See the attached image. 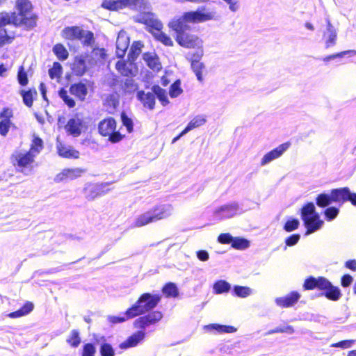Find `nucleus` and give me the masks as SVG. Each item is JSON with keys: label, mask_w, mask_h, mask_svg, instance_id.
Listing matches in <instances>:
<instances>
[{"label": "nucleus", "mask_w": 356, "mask_h": 356, "mask_svg": "<svg viewBox=\"0 0 356 356\" xmlns=\"http://www.w3.org/2000/svg\"><path fill=\"white\" fill-rule=\"evenodd\" d=\"M168 26L176 33L175 39L179 46L186 49H197L195 52L191 54L188 60L197 80L202 82L204 72L206 71L205 65L201 61L204 55L202 40L198 35L192 33L190 26H184L172 22H169Z\"/></svg>", "instance_id": "1"}, {"label": "nucleus", "mask_w": 356, "mask_h": 356, "mask_svg": "<svg viewBox=\"0 0 356 356\" xmlns=\"http://www.w3.org/2000/svg\"><path fill=\"white\" fill-rule=\"evenodd\" d=\"M302 289L305 291L317 289L321 291V296L334 302L338 301L342 296L340 289L333 285L328 279L323 276L307 277L303 282Z\"/></svg>", "instance_id": "2"}, {"label": "nucleus", "mask_w": 356, "mask_h": 356, "mask_svg": "<svg viewBox=\"0 0 356 356\" xmlns=\"http://www.w3.org/2000/svg\"><path fill=\"white\" fill-rule=\"evenodd\" d=\"M315 200L316 204L320 208H326L333 202L341 206L346 202L356 207V193L351 192L348 187L333 188L330 193H319Z\"/></svg>", "instance_id": "3"}, {"label": "nucleus", "mask_w": 356, "mask_h": 356, "mask_svg": "<svg viewBox=\"0 0 356 356\" xmlns=\"http://www.w3.org/2000/svg\"><path fill=\"white\" fill-rule=\"evenodd\" d=\"M138 22L143 24L145 29L154 36L156 41L166 47L173 46L174 43L171 38L162 31L163 24L152 13H143L138 19Z\"/></svg>", "instance_id": "4"}, {"label": "nucleus", "mask_w": 356, "mask_h": 356, "mask_svg": "<svg viewBox=\"0 0 356 356\" xmlns=\"http://www.w3.org/2000/svg\"><path fill=\"white\" fill-rule=\"evenodd\" d=\"M15 12V27L22 26L26 30L37 25L38 15L33 12V6L29 0H16Z\"/></svg>", "instance_id": "5"}, {"label": "nucleus", "mask_w": 356, "mask_h": 356, "mask_svg": "<svg viewBox=\"0 0 356 356\" xmlns=\"http://www.w3.org/2000/svg\"><path fill=\"white\" fill-rule=\"evenodd\" d=\"M171 204H156L145 213L139 215L134 221V226L141 227L164 220L171 215Z\"/></svg>", "instance_id": "6"}, {"label": "nucleus", "mask_w": 356, "mask_h": 356, "mask_svg": "<svg viewBox=\"0 0 356 356\" xmlns=\"http://www.w3.org/2000/svg\"><path fill=\"white\" fill-rule=\"evenodd\" d=\"M161 300L159 294L152 295L149 293L141 294L136 302L129 307V313L135 317L149 312L155 308Z\"/></svg>", "instance_id": "7"}, {"label": "nucleus", "mask_w": 356, "mask_h": 356, "mask_svg": "<svg viewBox=\"0 0 356 356\" xmlns=\"http://www.w3.org/2000/svg\"><path fill=\"white\" fill-rule=\"evenodd\" d=\"M204 7L197 8L196 10L184 12L181 16L172 19L170 22L179 24L189 26L188 24H198L215 19V12L205 13Z\"/></svg>", "instance_id": "8"}, {"label": "nucleus", "mask_w": 356, "mask_h": 356, "mask_svg": "<svg viewBox=\"0 0 356 356\" xmlns=\"http://www.w3.org/2000/svg\"><path fill=\"white\" fill-rule=\"evenodd\" d=\"M97 130L101 136L107 138L108 141L111 143H118L125 138V136L120 133L118 128V122L113 117H106L99 121Z\"/></svg>", "instance_id": "9"}, {"label": "nucleus", "mask_w": 356, "mask_h": 356, "mask_svg": "<svg viewBox=\"0 0 356 356\" xmlns=\"http://www.w3.org/2000/svg\"><path fill=\"white\" fill-rule=\"evenodd\" d=\"M301 218L306 227V235L319 229L323 221L320 219L319 214L316 211L314 204L312 202L303 205L300 210Z\"/></svg>", "instance_id": "10"}, {"label": "nucleus", "mask_w": 356, "mask_h": 356, "mask_svg": "<svg viewBox=\"0 0 356 356\" xmlns=\"http://www.w3.org/2000/svg\"><path fill=\"white\" fill-rule=\"evenodd\" d=\"M35 157V154L31 152L16 151L11 154L10 161L17 171L27 174L33 170Z\"/></svg>", "instance_id": "11"}, {"label": "nucleus", "mask_w": 356, "mask_h": 356, "mask_svg": "<svg viewBox=\"0 0 356 356\" xmlns=\"http://www.w3.org/2000/svg\"><path fill=\"white\" fill-rule=\"evenodd\" d=\"M163 313L159 310H154L148 312L147 314L139 316L134 322V327L139 330H144L145 328L158 323L163 318Z\"/></svg>", "instance_id": "12"}, {"label": "nucleus", "mask_w": 356, "mask_h": 356, "mask_svg": "<svg viewBox=\"0 0 356 356\" xmlns=\"http://www.w3.org/2000/svg\"><path fill=\"white\" fill-rule=\"evenodd\" d=\"M13 25L15 26V11L14 12H1L0 13V29L7 25ZM15 35H9L5 29H0V46L5 44H9L13 42Z\"/></svg>", "instance_id": "13"}, {"label": "nucleus", "mask_w": 356, "mask_h": 356, "mask_svg": "<svg viewBox=\"0 0 356 356\" xmlns=\"http://www.w3.org/2000/svg\"><path fill=\"white\" fill-rule=\"evenodd\" d=\"M14 117L13 110L9 107H3L0 111V135L5 137L10 129L13 126L12 119Z\"/></svg>", "instance_id": "14"}, {"label": "nucleus", "mask_w": 356, "mask_h": 356, "mask_svg": "<svg viewBox=\"0 0 356 356\" xmlns=\"http://www.w3.org/2000/svg\"><path fill=\"white\" fill-rule=\"evenodd\" d=\"M140 0H104L101 6L111 11H116L136 5Z\"/></svg>", "instance_id": "15"}, {"label": "nucleus", "mask_w": 356, "mask_h": 356, "mask_svg": "<svg viewBox=\"0 0 356 356\" xmlns=\"http://www.w3.org/2000/svg\"><path fill=\"white\" fill-rule=\"evenodd\" d=\"M85 172L86 170L81 168H64L60 172L56 175L54 180L56 182H61L76 179L81 177Z\"/></svg>", "instance_id": "16"}, {"label": "nucleus", "mask_w": 356, "mask_h": 356, "mask_svg": "<svg viewBox=\"0 0 356 356\" xmlns=\"http://www.w3.org/2000/svg\"><path fill=\"white\" fill-rule=\"evenodd\" d=\"M145 331L138 330L128 337L126 340L120 343L119 348L122 350H126L136 347L145 339Z\"/></svg>", "instance_id": "17"}, {"label": "nucleus", "mask_w": 356, "mask_h": 356, "mask_svg": "<svg viewBox=\"0 0 356 356\" xmlns=\"http://www.w3.org/2000/svg\"><path fill=\"white\" fill-rule=\"evenodd\" d=\"M290 146L291 143L286 142L266 153L261 159V165H264L270 161L280 157L283 153L289 148Z\"/></svg>", "instance_id": "18"}, {"label": "nucleus", "mask_w": 356, "mask_h": 356, "mask_svg": "<svg viewBox=\"0 0 356 356\" xmlns=\"http://www.w3.org/2000/svg\"><path fill=\"white\" fill-rule=\"evenodd\" d=\"M83 127V120L77 117H74L68 120L65 125V130L68 135L78 137L81 134Z\"/></svg>", "instance_id": "19"}, {"label": "nucleus", "mask_w": 356, "mask_h": 356, "mask_svg": "<svg viewBox=\"0 0 356 356\" xmlns=\"http://www.w3.org/2000/svg\"><path fill=\"white\" fill-rule=\"evenodd\" d=\"M143 59L147 66L154 72H158L161 68V63L157 54L154 51H148L143 54Z\"/></svg>", "instance_id": "20"}, {"label": "nucleus", "mask_w": 356, "mask_h": 356, "mask_svg": "<svg viewBox=\"0 0 356 356\" xmlns=\"http://www.w3.org/2000/svg\"><path fill=\"white\" fill-rule=\"evenodd\" d=\"M300 295L297 291H291L289 294L275 299L276 304L282 308H287L293 306L300 299Z\"/></svg>", "instance_id": "21"}, {"label": "nucleus", "mask_w": 356, "mask_h": 356, "mask_svg": "<svg viewBox=\"0 0 356 356\" xmlns=\"http://www.w3.org/2000/svg\"><path fill=\"white\" fill-rule=\"evenodd\" d=\"M84 30L77 26H67L63 29L62 37L67 40H81Z\"/></svg>", "instance_id": "22"}, {"label": "nucleus", "mask_w": 356, "mask_h": 356, "mask_svg": "<svg viewBox=\"0 0 356 356\" xmlns=\"http://www.w3.org/2000/svg\"><path fill=\"white\" fill-rule=\"evenodd\" d=\"M69 92L79 100L83 102L86 99L88 90L87 85L80 81L72 83L69 88Z\"/></svg>", "instance_id": "23"}, {"label": "nucleus", "mask_w": 356, "mask_h": 356, "mask_svg": "<svg viewBox=\"0 0 356 356\" xmlns=\"http://www.w3.org/2000/svg\"><path fill=\"white\" fill-rule=\"evenodd\" d=\"M56 151L58 156L62 158L77 159L80 156V153L78 150L71 147H66L61 143L57 144Z\"/></svg>", "instance_id": "24"}, {"label": "nucleus", "mask_w": 356, "mask_h": 356, "mask_svg": "<svg viewBox=\"0 0 356 356\" xmlns=\"http://www.w3.org/2000/svg\"><path fill=\"white\" fill-rule=\"evenodd\" d=\"M120 104V97L118 93L108 95L103 102V105L107 108L108 113L113 114Z\"/></svg>", "instance_id": "25"}, {"label": "nucleus", "mask_w": 356, "mask_h": 356, "mask_svg": "<svg viewBox=\"0 0 356 356\" xmlns=\"http://www.w3.org/2000/svg\"><path fill=\"white\" fill-rule=\"evenodd\" d=\"M138 99L142 102L145 107L153 110L155 106V96L154 92H147L141 90L138 92Z\"/></svg>", "instance_id": "26"}, {"label": "nucleus", "mask_w": 356, "mask_h": 356, "mask_svg": "<svg viewBox=\"0 0 356 356\" xmlns=\"http://www.w3.org/2000/svg\"><path fill=\"white\" fill-rule=\"evenodd\" d=\"M19 94L22 97L23 103L28 108H31L33 104V100L37 97L38 92L35 88H32L28 90H21Z\"/></svg>", "instance_id": "27"}, {"label": "nucleus", "mask_w": 356, "mask_h": 356, "mask_svg": "<svg viewBox=\"0 0 356 356\" xmlns=\"http://www.w3.org/2000/svg\"><path fill=\"white\" fill-rule=\"evenodd\" d=\"M143 47L144 45L141 41H134L128 53V60L134 62L140 54Z\"/></svg>", "instance_id": "28"}, {"label": "nucleus", "mask_w": 356, "mask_h": 356, "mask_svg": "<svg viewBox=\"0 0 356 356\" xmlns=\"http://www.w3.org/2000/svg\"><path fill=\"white\" fill-rule=\"evenodd\" d=\"M85 197L92 200L101 195L99 188L95 184H88L83 189Z\"/></svg>", "instance_id": "29"}, {"label": "nucleus", "mask_w": 356, "mask_h": 356, "mask_svg": "<svg viewBox=\"0 0 356 356\" xmlns=\"http://www.w3.org/2000/svg\"><path fill=\"white\" fill-rule=\"evenodd\" d=\"M102 341L99 348V354L101 356H115V353L113 346L106 341L104 337H102L100 339Z\"/></svg>", "instance_id": "30"}, {"label": "nucleus", "mask_w": 356, "mask_h": 356, "mask_svg": "<svg viewBox=\"0 0 356 356\" xmlns=\"http://www.w3.org/2000/svg\"><path fill=\"white\" fill-rule=\"evenodd\" d=\"M152 90L163 106H166L169 104V100L167 97L166 91L161 88L159 85H154Z\"/></svg>", "instance_id": "31"}, {"label": "nucleus", "mask_w": 356, "mask_h": 356, "mask_svg": "<svg viewBox=\"0 0 356 356\" xmlns=\"http://www.w3.org/2000/svg\"><path fill=\"white\" fill-rule=\"evenodd\" d=\"M115 68L123 76L131 77L134 75L132 70L125 60H118L115 64Z\"/></svg>", "instance_id": "32"}, {"label": "nucleus", "mask_w": 356, "mask_h": 356, "mask_svg": "<svg viewBox=\"0 0 356 356\" xmlns=\"http://www.w3.org/2000/svg\"><path fill=\"white\" fill-rule=\"evenodd\" d=\"M206 122V119L203 116L197 115L193 118L184 129V133H188L192 129L203 125Z\"/></svg>", "instance_id": "33"}, {"label": "nucleus", "mask_w": 356, "mask_h": 356, "mask_svg": "<svg viewBox=\"0 0 356 356\" xmlns=\"http://www.w3.org/2000/svg\"><path fill=\"white\" fill-rule=\"evenodd\" d=\"M53 52L56 56L58 59L61 61L65 60L69 56L67 50L61 43H57L54 46Z\"/></svg>", "instance_id": "34"}, {"label": "nucleus", "mask_w": 356, "mask_h": 356, "mask_svg": "<svg viewBox=\"0 0 356 356\" xmlns=\"http://www.w3.org/2000/svg\"><path fill=\"white\" fill-rule=\"evenodd\" d=\"M58 93L60 98L64 102L68 108H72L75 107L76 102L72 97L69 95L67 90H65L64 88H61L59 89Z\"/></svg>", "instance_id": "35"}, {"label": "nucleus", "mask_w": 356, "mask_h": 356, "mask_svg": "<svg viewBox=\"0 0 356 356\" xmlns=\"http://www.w3.org/2000/svg\"><path fill=\"white\" fill-rule=\"evenodd\" d=\"M209 329L216 330L218 333H233L236 331V328L232 325H220L212 323L207 326Z\"/></svg>", "instance_id": "36"}, {"label": "nucleus", "mask_w": 356, "mask_h": 356, "mask_svg": "<svg viewBox=\"0 0 356 356\" xmlns=\"http://www.w3.org/2000/svg\"><path fill=\"white\" fill-rule=\"evenodd\" d=\"M162 292L167 298H176L179 294L177 286L172 282L165 284L162 288Z\"/></svg>", "instance_id": "37"}, {"label": "nucleus", "mask_w": 356, "mask_h": 356, "mask_svg": "<svg viewBox=\"0 0 356 356\" xmlns=\"http://www.w3.org/2000/svg\"><path fill=\"white\" fill-rule=\"evenodd\" d=\"M327 30L329 32V38L325 42V47L328 48L333 46L337 40V32L330 20L327 21Z\"/></svg>", "instance_id": "38"}, {"label": "nucleus", "mask_w": 356, "mask_h": 356, "mask_svg": "<svg viewBox=\"0 0 356 356\" xmlns=\"http://www.w3.org/2000/svg\"><path fill=\"white\" fill-rule=\"evenodd\" d=\"M231 289L230 284L225 280L216 281L213 284V291L216 294L227 293Z\"/></svg>", "instance_id": "39"}, {"label": "nucleus", "mask_w": 356, "mask_h": 356, "mask_svg": "<svg viewBox=\"0 0 356 356\" xmlns=\"http://www.w3.org/2000/svg\"><path fill=\"white\" fill-rule=\"evenodd\" d=\"M43 148L44 143L42 140L38 136H35L32 140L30 149L28 152H31V153L34 154L35 156Z\"/></svg>", "instance_id": "40"}, {"label": "nucleus", "mask_w": 356, "mask_h": 356, "mask_svg": "<svg viewBox=\"0 0 356 356\" xmlns=\"http://www.w3.org/2000/svg\"><path fill=\"white\" fill-rule=\"evenodd\" d=\"M79 335L80 334L79 330H72L70 332V334L68 336L67 339H66L67 343L73 348L78 347L81 342Z\"/></svg>", "instance_id": "41"}, {"label": "nucleus", "mask_w": 356, "mask_h": 356, "mask_svg": "<svg viewBox=\"0 0 356 356\" xmlns=\"http://www.w3.org/2000/svg\"><path fill=\"white\" fill-rule=\"evenodd\" d=\"M231 246L236 250H245L250 246V242L244 238L233 237Z\"/></svg>", "instance_id": "42"}, {"label": "nucleus", "mask_w": 356, "mask_h": 356, "mask_svg": "<svg viewBox=\"0 0 356 356\" xmlns=\"http://www.w3.org/2000/svg\"><path fill=\"white\" fill-rule=\"evenodd\" d=\"M183 92V89L181 87V81L176 80L169 88V95L172 98H175L179 96Z\"/></svg>", "instance_id": "43"}, {"label": "nucleus", "mask_w": 356, "mask_h": 356, "mask_svg": "<svg viewBox=\"0 0 356 356\" xmlns=\"http://www.w3.org/2000/svg\"><path fill=\"white\" fill-rule=\"evenodd\" d=\"M120 118L122 124L126 127V129L129 134L134 131V122L131 118H129L124 111L120 113Z\"/></svg>", "instance_id": "44"}, {"label": "nucleus", "mask_w": 356, "mask_h": 356, "mask_svg": "<svg viewBox=\"0 0 356 356\" xmlns=\"http://www.w3.org/2000/svg\"><path fill=\"white\" fill-rule=\"evenodd\" d=\"M62 66L58 62H54L49 70V75L51 79H59L62 75Z\"/></svg>", "instance_id": "45"}, {"label": "nucleus", "mask_w": 356, "mask_h": 356, "mask_svg": "<svg viewBox=\"0 0 356 356\" xmlns=\"http://www.w3.org/2000/svg\"><path fill=\"white\" fill-rule=\"evenodd\" d=\"M17 81L22 86H26L29 83L27 72L23 65L19 67L17 70Z\"/></svg>", "instance_id": "46"}, {"label": "nucleus", "mask_w": 356, "mask_h": 356, "mask_svg": "<svg viewBox=\"0 0 356 356\" xmlns=\"http://www.w3.org/2000/svg\"><path fill=\"white\" fill-rule=\"evenodd\" d=\"M325 218L327 221L335 219L339 213V209L336 207H328L324 212Z\"/></svg>", "instance_id": "47"}, {"label": "nucleus", "mask_w": 356, "mask_h": 356, "mask_svg": "<svg viewBox=\"0 0 356 356\" xmlns=\"http://www.w3.org/2000/svg\"><path fill=\"white\" fill-rule=\"evenodd\" d=\"M252 290L248 286L236 285L234 286V294L240 298H246L251 294Z\"/></svg>", "instance_id": "48"}, {"label": "nucleus", "mask_w": 356, "mask_h": 356, "mask_svg": "<svg viewBox=\"0 0 356 356\" xmlns=\"http://www.w3.org/2000/svg\"><path fill=\"white\" fill-rule=\"evenodd\" d=\"M96 349L95 345L92 343H87L83 346L81 356H95Z\"/></svg>", "instance_id": "49"}, {"label": "nucleus", "mask_w": 356, "mask_h": 356, "mask_svg": "<svg viewBox=\"0 0 356 356\" xmlns=\"http://www.w3.org/2000/svg\"><path fill=\"white\" fill-rule=\"evenodd\" d=\"M300 225V222L298 219L292 218L290 220H288L284 225V229L287 232H293L298 229V226Z\"/></svg>", "instance_id": "50"}, {"label": "nucleus", "mask_w": 356, "mask_h": 356, "mask_svg": "<svg viewBox=\"0 0 356 356\" xmlns=\"http://www.w3.org/2000/svg\"><path fill=\"white\" fill-rule=\"evenodd\" d=\"M294 332V329L291 325H286L284 327H277L274 329H272L268 332V334H276V333H286V334H293Z\"/></svg>", "instance_id": "51"}, {"label": "nucleus", "mask_w": 356, "mask_h": 356, "mask_svg": "<svg viewBox=\"0 0 356 356\" xmlns=\"http://www.w3.org/2000/svg\"><path fill=\"white\" fill-rule=\"evenodd\" d=\"M355 340L354 339H347V340H343L340 341L336 343H334L331 344V347L332 348H340L342 349H347L350 347L355 343Z\"/></svg>", "instance_id": "52"}, {"label": "nucleus", "mask_w": 356, "mask_h": 356, "mask_svg": "<svg viewBox=\"0 0 356 356\" xmlns=\"http://www.w3.org/2000/svg\"><path fill=\"white\" fill-rule=\"evenodd\" d=\"M134 317H135V316H131V314L129 313V308H128L126 310V312H124V315L123 316H112L110 318V321L112 323H115V324L120 323L124 322L125 321H127L128 319L133 318Z\"/></svg>", "instance_id": "53"}, {"label": "nucleus", "mask_w": 356, "mask_h": 356, "mask_svg": "<svg viewBox=\"0 0 356 356\" xmlns=\"http://www.w3.org/2000/svg\"><path fill=\"white\" fill-rule=\"evenodd\" d=\"M83 41L82 44L83 45L90 46L92 45L95 42V37L94 33L90 31H85L84 33H83Z\"/></svg>", "instance_id": "54"}, {"label": "nucleus", "mask_w": 356, "mask_h": 356, "mask_svg": "<svg viewBox=\"0 0 356 356\" xmlns=\"http://www.w3.org/2000/svg\"><path fill=\"white\" fill-rule=\"evenodd\" d=\"M233 241V236L229 233H222L218 235L217 241L220 244H231Z\"/></svg>", "instance_id": "55"}, {"label": "nucleus", "mask_w": 356, "mask_h": 356, "mask_svg": "<svg viewBox=\"0 0 356 356\" xmlns=\"http://www.w3.org/2000/svg\"><path fill=\"white\" fill-rule=\"evenodd\" d=\"M92 54L98 60H105L107 56L104 48L95 47L92 49Z\"/></svg>", "instance_id": "56"}, {"label": "nucleus", "mask_w": 356, "mask_h": 356, "mask_svg": "<svg viewBox=\"0 0 356 356\" xmlns=\"http://www.w3.org/2000/svg\"><path fill=\"white\" fill-rule=\"evenodd\" d=\"M353 52L354 51H352V50L343 51H341V52H339V53H337V54H331V55H329L327 56H325V57H324L323 58V60L325 61V62H328L330 60H332V59H334V58H341L344 55H346V54H350V53H353Z\"/></svg>", "instance_id": "57"}, {"label": "nucleus", "mask_w": 356, "mask_h": 356, "mask_svg": "<svg viewBox=\"0 0 356 356\" xmlns=\"http://www.w3.org/2000/svg\"><path fill=\"white\" fill-rule=\"evenodd\" d=\"M300 238V236L298 234H292L286 238L285 243L287 246L295 245L299 241Z\"/></svg>", "instance_id": "58"}, {"label": "nucleus", "mask_w": 356, "mask_h": 356, "mask_svg": "<svg viewBox=\"0 0 356 356\" xmlns=\"http://www.w3.org/2000/svg\"><path fill=\"white\" fill-rule=\"evenodd\" d=\"M353 280V277L350 275L345 274L341 277V285L343 288L348 287L351 284Z\"/></svg>", "instance_id": "59"}, {"label": "nucleus", "mask_w": 356, "mask_h": 356, "mask_svg": "<svg viewBox=\"0 0 356 356\" xmlns=\"http://www.w3.org/2000/svg\"><path fill=\"white\" fill-rule=\"evenodd\" d=\"M34 308V305L31 302L27 301L26 302L22 307L19 308V310L22 312L24 313V316L31 313Z\"/></svg>", "instance_id": "60"}, {"label": "nucleus", "mask_w": 356, "mask_h": 356, "mask_svg": "<svg viewBox=\"0 0 356 356\" xmlns=\"http://www.w3.org/2000/svg\"><path fill=\"white\" fill-rule=\"evenodd\" d=\"M197 257L198 259H200L202 261H207L209 258V253L207 251L201 250L197 252Z\"/></svg>", "instance_id": "61"}, {"label": "nucleus", "mask_w": 356, "mask_h": 356, "mask_svg": "<svg viewBox=\"0 0 356 356\" xmlns=\"http://www.w3.org/2000/svg\"><path fill=\"white\" fill-rule=\"evenodd\" d=\"M345 267L350 270L356 271V259H350L345 262Z\"/></svg>", "instance_id": "62"}, {"label": "nucleus", "mask_w": 356, "mask_h": 356, "mask_svg": "<svg viewBox=\"0 0 356 356\" xmlns=\"http://www.w3.org/2000/svg\"><path fill=\"white\" fill-rule=\"evenodd\" d=\"M229 4V8L232 11L235 12L238 8V1L236 0H223Z\"/></svg>", "instance_id": "63"}, {"label": "nucleus", "mask_w": 356, "mask_h": 356, "mask_svg": "<svg viewBox=\"0 0 356 356\" xmlns=\"http://www.w3.org/2000/svg\"><path fill=\"white\" fill-rule=\"evenodd\" d=\"M24 316V312H22L19 309L15 311V312H10L8 314V316L11 318H19V317H22V316Z\"/></svg>", "instance_id": "64"}]
</instances>
